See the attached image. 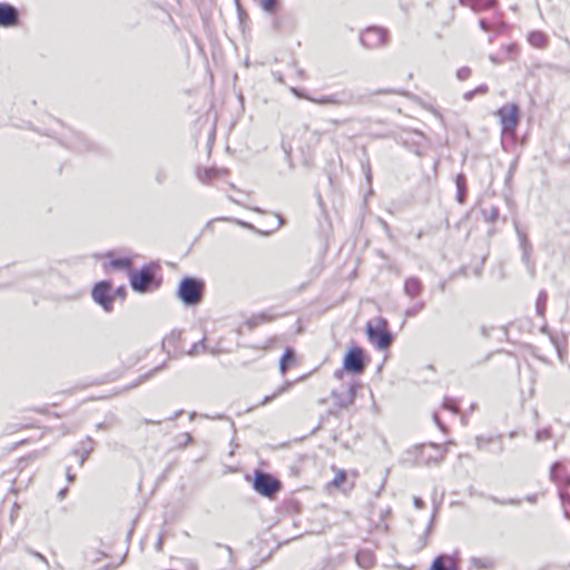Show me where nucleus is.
<instances>
[{"label": "nucleus", "instance_id": "nucleus-26", "mask_svg": "<svg viewBox=\"0 0 570 570\" xmlns=\"http://www.w3.org/2000/svg\"><path fill=\"white\" fill-rule=\"evenodd\" d=\"M471 564L474 566L476 569H492L494 566V561L489 558H472Z\"/></svg>", "mask_w": 570, "mask_h": 570}, {"label": "nucleus", "instance_id": "nucleus-33", "mask_svg": "<svg viewBox=\"0 0 570 570\" xmlns=\"http://www.w3.org/2000/svg\"><path fill=\"white\" fill-rule=\"evenodd\" d=\"M490 499L494 503L503 504V505H507V504L519 505V504H521V500L520 499H504V500H501V499H499L497 497H491Z\"/></svg>", "mask_w": 570, "mask_h": 570}, {"label": "nucleus", "instance_id": "nucleus-36", "mask_svg": "<svg viewBox=\"0 0 570 570\" xmlns=\"http://www.w3.org/2000/svg\"><path fill=\"white\" fill-rule=\"evenodd\" d=\"M471 76V69L469 67H462L456 71L459 80H466Z\"/></svg>", "mask_w": 570, "mask_h": 570}, {"label": "nucleus", "instance_id": "nucleus-55", "mask_svg": "<svg viewBox=\"0 0 570 570\" xmlns=\"http://www.w3.org/2000/svg\"><path fill=\"white\" fill-rule=\"evenodd\" d=\"M184 413L183 410H179L177 412H175V414L170 417V420H176L177 417H179L181 414Z\"/></svg>", "mask_w": 570, "mask_h": 570}, {"label": "nucleus", "instance_id": "nucleus-40", "mask_svg": "<svg viewBox=\"0 0 570 570\" xmlns=\"http://www.w3.org/2000/svg\"><path fill=\"white\" fill-rule=\"evenodd\" d=\"M560 499L563 503V505H570V494L567 491H563L560 489L559 491Z\"/></svg>", "mask_w": 570, "mask_h": 570}, {"label": "nucleus", "instance_id": "nucleus-30", "mask_svg": "<svg viewBox=\"0 0 570 570\" xmlns=\"http://www.w3.org/2000/svg\"><path fill=\"white\" fill-rule=\"evenodd\" d=\"M180 333L179 332H171L168 336H166L163 341V348H166L167 346H175L176 342L179 340Z\"/></svg>", "mask_w": 570, "mask_h": 570}, {"label": "nucleus", "instance_id": "nucleus-59", "mask_svg": "<svg viewBox=\"0 0 570 570\" xmlns=\"http://www.w3.org/2000/svg\"><path fill=\"white\" fill-rule=\"evenodd\" d=\"M273 27L276 30L279 29V23H278V21L276 19H273Z\"/></svg>", "mask_w": 570, "mask_h": 570}, {"label": "nucleus", "instance_id": "nucleus-13", "mask_svg": "<svg viewBox=\"0 0 570 570\" xmlns=\"http://www.w3.org/2000/svg\"><path fill=\"white\" fill-rule=\"evenodd\" d=\"M430 570H459V568L454 557L440 554L432 562Z\"/></svg>", "mask_w": 570, "mask_h": 570}, {"label": "nucleus", "instance_id": "nucleus-5", "mask_svg": "<svg viewBox=\"0 0 570 570\" xmlns=\"http://www.w3.org/2000/svg\"><path fill=\"white\" fill-rule=\"evenodd\" d=\"M366 334L368 340L381 351L392 345L393 335L387 330V321L384 318H379L375 325L368 322L366 325Z\"/></svg>", "mask_w": 570, "mask_h": 570}, {"label": "nucleus", "instance_id": "nucleus-12", "mask_svg": "<svg viewBox=\"0 0 570 570\" xmlns=\"http://www.w3.org/2000/svg\"><path fill=\"white\" fill-rule=\"evenodd\" d=\"M550 476L551 480L554 483H557L559 488L570 485V474L567 468L561 462H556L552 464L550 470Z\"/></svg>", "mask_w": 570, "mask_h": 570}, {"label": "nucleus", "instance_id": "nucleus-49", "mask_svg": "<svg viewBox=\"0 0 570 570\" xmlns=\"http://www.w3.org/2000/svg\"><path fill=\"white\" fill-rule=\"evenodd\" d=\"M414 505L417 509H422L424 507V501L421 498H414Z\"/></svg>", "mask_w": 570, "mask_h": 570}, {"label": "nucleus", "instance_id": "nucleus-61", "mask_svg": "<svg viewBox=\"0 0 570 570\" xmlns=\"http://www.w3.org/2000/svg\"><path fill=\"white\" fill-rule=\"evenodd\" d=\"M393 92L392 90H379L376 94H390Z\"/></svg>", "mask_w": 570, "mask_h": 570}, {"label": "nucleus", "instance_id": "nucleus-11", "mask_svg": "<svg viewBox=\"0 0 570 570\" xmlns=\"http://www.w3.org/2000/svg\"><path fill=\"white\" fill-rule=\"evenodd\" d=\"M19 21V11L9 3H0V26L12 27Z\"/></svg>", "mask_w": 570, "mask_h": 570}, {"label": "nucleus", "instance_id": "nucleus-24", "mask_svg": "<svg viewBox=\"0 0 570 570\" xmlns=\"http://www.w3.org/2000/svg\"><path fill=\"white\" fill-rule=\"evenodd\" d=\"M284 224V218L282 215L277 214L271 217V223L265 224L267 229L263 232L264 234H269L273 230L278 229Z\"/></svg>", "mask_w": 570, "mask_h": 570}, {"label": "nucleus", "instance_id": "nucleus-53", "mask_svg": "<svg viewBox=\"0 0 570 570\" xmlns=\"http://www.w3.org/2000/svg\"><path fill=\"white\" fill-rule=\"evenodd\" d=\"M67 479H68L69 482H73V480H75V474L70 473V469L69 468L67 469Z\"/></svg>", "mask_w": 570, "mask_h": 570}, {"label": "nucleus", "instance_id": "nucleus-6", "mask_svg": "<svg viewBox=\"0 0 570 570\" xmlns=\"http://www.w3.org/2000/svg\"><path fill=\"white\" fill-rule=\"evenodd\" d=\"M343 365L348 373L362 374L367 365L363 348L358 346L351 347L344 356Z\"/></svg>", "mask_w": 570, "mask_h": 570}, {"label": "nucleus", "instance_id": "nucleus-8", "mask_svg": "<svg viewBox=\"0 0 570 570\" xmlns=\"http://www.w3.org/2000/svg\"><path fill=\"white\" fill-rule=\"evenodd\" d=\"M110 292L111 283L108 281L97 283L91 292L94 301L106 312H111L114 307V295Z\"/></svg>", "mask_w": 570, "mask_h": 570}, {"label": "nucleus", "instance_id": "nucleus-2", "mask_svg": "<svg viewBox=\"0 0 570 570\" xmlns=\"http://www.w3.org/2000/svg\"><path fill=\"white\" fill-rule=\"evenodd\" d=\"M205 291L203 281L195 277H184L178 286L177 296L186 306H194L202 302Z\"/></svg>", "mask_w": 570, "mask_h": 570}, {"label": "nucleus", "instance_id": "nucleus-38", "mask_svg": "<svg viewBox=\"0 0 570 570\" xmlns=\"http://www.w3.org/2000/svg\"><path fill=\"white\" fill-rule=\"evenodd\" d=\"M314 101L320 104V105L338 104V100L335 99L334 96H324V97H322L320 99H315Z\"/></svg>", "mask_w": 570, "mask_h": 570}, {"label": "nucleus", "instance_id": "nucleus-34", "mask_svg": "<svg viewBox=\"0 0 570 570\" xmlns=\"http://www.w3.org/2000/svg\"><path fill=\"white\" fill-rule=\"evenodd\" d=\"M293 511L298 513L301 511V503L295 499H287V514Z\"/></svg>", "mask_w": 570, "mask_h": 570}, {"label": "nucleus", "instance_id": "nucleus-21", "mask_svg": "<svg viewBox=\"0 0 570 570\" xmlns=\"http://www.w3.org/2000/svg\"><path fill=\"white\" fill-rule=\"evenodd\" d=\"M356 561H357L358 566H361L362 568L368 569L373 566L374 558H373L372 553H370L367 551H360L356 554Z\"/></svg>", "mask_w": 570, "mask_h": 570}, {"label": "nucleus", "instance_id": "nucleus-51", "mask_svg": "<svg viewBox=\"0 0 570 570\" xmlns=\"http://www.w3.org/2000/svg\"><path fill=\"white\" fill-rule=\"evenodd\" d=\"M273 76L275 77V79H276L278 82H283V81H284L282 72L273 71Z\"/></svg>", "mask_w": 570, "mask_h": 570}, {"label": "nucleus", "instance_id": "nucleus-20", "mask_svg": "<svg viewBox=\"0 0 570 570\" xmlns=\"http://www.w3.org/2000/svg\"><path fill=\"white\" fill-rule=\"evenodd\" d=\"M529 42L535 48H544L547 46V36L541 31H532L528 37Z\"/></svg>", "mask_w": 570, "mask_h": 570}, {"label": "nucleus", "instance_id": "nucleus-14", "mask_svg": "<svg viewBox=\"0 0 570 570\" xmlns=\"http://www.w3.org/2000/svg\"><path fill=\"white\" fill-rule=\"evenodd\" d=\"M312 465H314L312 458L307 455H298L297 461L289 466L291 474L293 476L304 475Z\"/></svg>", "mask_w": 570, "mask_h": 570}, {"label": "nucleus", "instance_id": "nucleus-19", "mask_svg": "<svg viewBox=\"0 0 570 570\" xmlns=\"http://www.w3.org/2000/svg\"><path fill=\"white\" fill-rule=\"evenodd\" d=\"M460 2L463 6L470 7L474 11L491 8L495 4V0H488L485 3L483 0H460Z\"/></svg>", "mask_w": 570, "mask_h": 570}, {"label": "nucleus", "instance_id": "nucleus-41", "mask_svg": "<svg viewBox=\"0 0 570 570\" xmlns=\"http://www.w3.org/2000/svg\"><path fill=\"white\" fill-rule=\"evenodd\" d=\"M166 178H167L166 171L163 169L158 170V173L156 175L157 183L163 184L166 180Z\"/></svg>", "mask_w": 570, "mask_h": 570}, {"label": "nucleus", "instance_id": "nucleus-7", "mask_svg": "<svg viewBox=\"0 0 570 570\" xmlns=\"http://www.w3.org/2000/svg\"><path fill=\"white\" fill-rule=\"evenodd\" d=\"M389 31L380 27H368L360 37L361 43L368 49H376L387 42Z\"/></svg>", "mask_w": 570, "mask_h": 570}, {"label": "nucleus", "instance_id": "nucleus-52", "mask_svg": "<svg viewBox=\"0 0 570 570\" xmlns=\"http://www.w3.org/2000/svg\"><path fill=\"white\" fill-rule=\"evenodd\" d=\"M67 492H68V489H67V488L61 489V490L58 492V498H59L60 500L65 499V497L67 495Z\"/></svg>", "mask_w": 570, "mask_h": 570}, {"label": "nucleus", "instance_id": "nucleus-18", "mask_svg": "<svg viewBox=\"0 0 570 570\" xmlns=\"http://www.w3.org/2000/svg\"><path fill=\"white\" fill-rule=\"evenodd\" d=\"M347 482V473L342 470L340 471L336 476L327 483V489H337L342 491H346V488L344 487Z\"/></svg>", "mask_w": 570, "mask_h": 570}, {"label": "nucleus", "instance_id": "nucleus-45", "mask_svg": "<svg viewBox=\"0 0 570 570\" xmlns=\"http://www.w3.org/2000/svg\"><path fill=\"white\" fill-rule=\"evenodd\" d=\"M479 24H480L481 29L484 30V31H490L491 30V24L485 19H481L479 21Z\"/></svg>", "mask_w": 570, "mask_h": 570}, {"label": "nucleus", "instance_id": "nucleus-29", "mask_svg": "<svg viewBox=\"0 0 570 570\" xmlns=\"http://www.w3.org/2000/svg\"><path fill=\"white\" fill-rule=\"evenodd\" d=\"M425 303L423 301L417 302L412 307L407 308L405 312L406 317H414L417 315L422 309H424Z\"/></svg>", "mask_w": 570, "mask_h": 570}, {"label": "nucleus", "instance_id": "nucleus-44", "mask_svg": "<svg viewBox=\"0 0 570 570\" xmlns=\"http://www.w3.org/2000/svg\"><path fill=\"white\" fill-rule=\"evenodd\" d=\"M311 373H312V372H309V373H306V374L302 375L301 377L296 379L294 382H292V381H288V380H287V383H286L287 390H288V389H289L294 383H296V382H299V381H303V380L307 379V377L309 376V374H311Z\"/></svg>", "mask_w": 570, "mask_h": 570}, {"label": "nucleus", "instance_id": "nucleus-47", "mask_svg": "<svg viewBox=\"0 0 570 570\" xmlns=\"http://www.w3.org/2000/svg\"><path fill=\"white\" fill-rule=\"evenodd\" d=\"M279 371L285 375V352L279 357Z\"/></svg>", "mask_w": 570, "mask_h": 570}, {"label": "nucleus", "instance_id": "nucleus-37", "mask_svg": "<svg viewBox=\"0 0 570 570\" xmlns=\"http://www.w3.org/2000/svg\"><path fill=\"white\" fill-rule=\"evenodd\" d=\"M443 407L449 410V411H452V412H458V410H459L456 403L452 399H450V397H445L444 399Z\"/></svg>", "mask_w": 570, "mask_h": 570}, {"label": "nucleus", "instance_id": "nucleus-4", "mask_svg": "<svg viewBox=\"0 0 570 570\" xmlns=\"http://www.w3.org/2000/svg\"><path fill=\"white\" fill-rule=\"evenodd\" d=\"M497 115L500 118L502 135L514 138L521 119L519 106L517 104L504 105L497 111Z\"/></svg>", "mask_w": 570, "mask_h": 570}, {"label": "nucleus", "instance_id": "nucleus-46", "mask_svg": "<svg viewBox=\"0 0 570 570\" xmlns=\"http://www.w3.org/2000/svg\"><path fill=\"white\" fill-rule=\"evenodd\" d=\"M115 296H119L120 298H125V296H126V288L124 286L118 287L115 291L114 297Z\"/></svg>", "mask_w": 570, "mask_h": 570}, {"label": "nucleus", "instance_id": "nucleus-35", "mask_svg": "<svg viewBox=\"0 0 570 570\" xmlns=\"http://www.w3.org/2000/svg\"><path fill=\"white\" fill-rule=\"evenodd\" d=\"M551 438V430L550 429H543L537 432L535 440L541 442L546 441Z\"/></svg>", "mask_w": 570, "mask_h": 570}, {"label": "nucleus", "instance_id": "nucleus-57", "mask_svg": "<svg viewBox=\"0 0 570 570\" xmlns=\"http://www.w3.org/2000/svg\"><path fill=\"white\" fill-rule=\"evenodd\" d=\"M343 371H345V370H344V368H343V370H337V371L335 372V377L341 379V377H342V375H343Z\"/></svg>", "mask_w": 570, "mask_h": 570}, {"label": "nucleus", "instance_id": "nucleus-25", "mask_svg": "<svg viewBox=\"0 0 570 570\" xmlns=\"http://www.w3.org/2000/svg\"><path fill=\"white\" fill-rule=\"evenodd\" d=\"M118 424V419L115 414H108L105 420L97 424L98 430H109Z\"/></svg>", "mask_w": 570, "mask_h": 570}, {"label": "nucleus", "instance_id": "nucleus-1", "mask_svg": "<svg viewBox=\"0 0 570 570\" xmlns=\"http://www.w3.org/2000/svg\"><path fill=\"white\" fill-rule=\"evenodd\" d=\"M246 480L252 483L253 489L261 495L274 499L282 490L283 483L268 472L256 469L254 475L246 474Z\"/></svg>", "mask_w": 570, "mask_h": 570}, {"label": "nucleus", "instance_id": "nucleus-43", "mask_svg": "<svg viewBox=\"0 0 570 570\" xmlns=\"http://www.w3.org/2000/svg\"><path fill=\"white\" fill-rule=\"evenodd\" d=\"M30 553L32 556H35L37 559L41 560L48 568L50 567L49 562H48V560H47V558L45 556H42L41 553L36 552V551H30Z\"/></svg>", "mask_w": 570, "mask_h": 570}, {"label": "nucleus", "instance_id": "nucleus-31", "mask_svg": "<svg viewBox=\"0 0 570 570\" xmlns=\"http://www.w3.org/2000/svg\"><path fill=\"white\" fill-rule=\"evenodd\" d=\"M298 364L294 348L287 346V370Z\"/></svg>", "mask_w": 570, "mask_h": 570}, {"label": "nucleus", "instance_id": "nucleus-50", "mask_svg": "<svg viewBox=\"0 0 570 570\" xmlns=\"http://www.w3.org/2000/svg\"><path fill=\"white\" fill-rule=\"evenodd\" d=\"M181 436L184 438V441H185L184 445H186L193 441V436L189 433H184Z\"/></svg>", "mask_w": 570, "mask_h": 570}, {"label": "nucleus", "instance_id": "nucleus-17", "mask_svg": "<svg viewBox=\"0 0 570 570\" xmlns=\"http://www.w3.org/2000/svg\"><path fill=\"white\" fill-rule=\"evenodd\" d=\"M268 16L275 17L281 9V0H254Z\"/></svg>", "mask_w": 570, "mask_h": 570}, {"label": "nucleus", "instance_id": "nucleus-64", "mask_svg": "<svg viewBox=\"0 0 570 570\" xmlns=\"http://www.w3.org/2000/svg\"><path fill=\"white\" fill-rule=\"evenodd\" d=\"M195 416H196L195 412L190 413V415H189L190 420H194Z\"/></svg>", "mask_w": 570, "mask_h": 570}, {"label": "nucleus", "instance_id": "nucleus-48", "mask_svg": "<svg viewBox=\"0 0 570 570\" xmlns=\"http://www.w3.org/2000/svg\"><path fill=\"white\" fill-rule=\"evenodd\" d=\"M475 96V92L474 90H470V91H466L463 96V98L466 100V101H470L474 98Z\"/></svg>", "mask_w": 570, "mask_h": 570}, {"label": "nucleus", "instance_id": "nucleus-9", "mask_svg": "<svg viewBox=\"0 0 570 570\" xmlns=\"http://www.w3.org/2000/svg\"><path fill=\"white\" fill-rule=\"evenodd\" d=\"M514 225H515V230H517V234H518V237H519L520 247L522 249V261L528 266L530 273L532 275H534L535 266H534V263L531 259L532 244L528 239L527 234L523 230L520 229V227H519L517 222H514Z\"/></svg>", "mask_w": 570, "mask_h": 570}, {"label": "nucleus", "instance_id": "nucleus-54", "mask_svg": "<svg viewBox=\"0 0 570 570\" xmlns=\"http://www.w3.org/2000/svg\"><path fill=\"white\" fill-rule=\"evenodd\" d=\"M257 320H258V317H254V318L249 320V321H248V325H249L250 327H253V326L257 325V323H258V322H257Z\"/></svg>", "mask_w": 570, "mask_h": 570}, {"label": "nucleus", "instance_id": "nucleus-42", "mask_svg": "<svg viewBox=\"0 0 570 570\" xmlns=\"http://www.w3.org/2000/svg\"><path fill=\"white\" fill-rule=\"evenodd\" d=\"M489 91V87L487 85H480L474 89L475 95H485Z\"/></svg>", "mask_w": 570, "mask_h": 570}, {"label": "nucleus", "instance_id": "nucleus-23", "mask_svg": "<svg viewBox=\"0 0 570 570\" xmlns=\"http://www.w3.org/2000/svg\"><path fill=\"white\" fill-rule=\"evenodd\" d=\"M548 294L544 289H542L537 298L535 309L537 314L541 317H544L546 308H547Z\"/></svg>", "mask_w": 570, "mask_h": 570}, {"label": "nucleus", "instance_id": "nucleus-56", "mask_svg": "<svg viewBox=\"0 0 570 570\" xmlns=\"http://www.w3.org/2000/svg\"><path fill=\"white\" fill-rule=\"evenodd\" d=\"M291 91H292L293 94H295L296 96H298V97H304L297 88L292 87V88H291Z\"/></svg>", "mask_w": 570, "mask_h": 570}, {"label": "nucleus", "instance_id": "nucleus-60", "mask_svg": "<svg viewBox=\"0 0 570 570\" xmlns=\"http://www.w3.org/2000/svg\"><path fill=\"white\" fill-rule=\"evenodd\" d=\"M434 420H435V422L438 423V425H439L441 429H443V425H442V424H441V422L439 421V417H438V415H436V414L434 415Z\"/></svg>", "mask_w": 570, "mask_h": 570}, {"label": "nucleus", "instance_id": "nucleus-32", "mask_svg": "<svg viewBox=\"0 0 570 570\" xmlns=\"http://www.w3.org/2000/svg\"><path fill=\"white\" fill-rule=\"evenodd\" d=\"M206 351V345H205V340H200L198 342H196L191 348L189 350L188 354L189 355H197L202 352H205Z\"/></svg>", "mask_w": 570, "mask_h": 570}, {"label": "nucleus", "instance_id": "nucleus-27", "mask_svg": "<svg viewBox=\"0 0 570 570\" xmlns=\"http://www.w3.org/2000/svg\"><path fill=\"white\" fill-rule=\"evenodd\" d=\"M94 444H95L94 440L89 436L82 443V455H81V460H80L81 465L88 459L89 454L94 451Z\"/></svg>", "mask_w": 570, "mask_h": 570}, {"label": "nucleus", "instance_id": "nucleus-62", "mask_svg": "<svg viewBox=\"0 0 570 570\" xmlns=\"http://www.w3.org/2000/svg\"><path fill=\"white\" fill-rule=\"evenodd\" d=\"M528 501H530V502H534V501H535V495L528 497Z\"/></svg>", "mask_w": 570, "mask_h": 570}, {"label": "nucleus", "instance_id": "nucleus-15", "mask_svg": "<svg viewBox=\"0 0 570 570\" xmlns=\"http://www.w3.org/2000/svg\"><path fill=\"white\" fill-rule=\"evenodd\" d=\"M423 285L417 277H410L404 283V292L410 297H416L421 294Z\"/></svg>", "mask_w": 570, "mask_h": 570}, {"label": "nucleus", "instance_id": "nucleus-63", "mask_svg": "<svg viewBox=\"0 0 570 570\" xmlns=\"http://www.w3.org/2000/svg\"><path fill=\"white\" fill-rule=\"evenodd\" d=\"M564 515L570 519V513L567 508L564 509Z\"/></svg>", "mask_w": 570, "mask_h": 570}, {"label": "nucleus", "instance_id": "nucleus-28", "mask_svg": "<svg viewBox=\"0 0 570 570\" xmlns=\"http://www.w3.org/2000/svg\"><path fill=\"white\" fill-rule=\"evenodd\" d=\"M110 265L116 269H127L131 266L129 258H115L110 262Z\"/></svg>", "mask_w": 570, "mask_h": 570}, {"label": "nucleus", "instance_id": "nucleus-22", "mask_svg": "<svg viewBox=\"0 0 570 570\" xmlns=\"http://www.w3.org/2000/svg\"><path fill=\"white\" fill-rule=\"evenodd\" d=\"M481 213L487 223H495L499 219V208L497 206L483 207Z\"/></svg>", "mask_w": 570, "mask_h": 570}, {"label": "nucleus", "instance_id": "nucleus-16", "mask_svg": "<svg viewBox=\"0 0 570 570\" xmlns=\"http://www.w3.org/2000/svg\"><path fill=\"white\" fill-rule=\"evenodd\" d=\"M455 185H456V200L460 204H463L466 199V193H468L466 177L464 174L456 175Z\"/></svg>", "mask_w": 570, "mask_h": 570}, {"label": "nucleus", "instance_id": "nucleus-10", "mask_svg": "<svg viewBox=\"0 0 570 570\" xmlns=\"http://www.w3.org/2000/svg\"><path fill=\"white\" fill-rule=\"evenodd\" d=\"M357 386V384H351L343 392L333 391L332 397L334 399L336 406L340 409H347L350 405H352L356 396Z\"/></svg>", "mask_w": 570, "mask_h": 570}, {"label": "nucleus", "instance_id": "nucleus-3", "mask_svg": "<svg viewBox=\"0 0 570 570\" xmlns=\"http://www.w3.org/2000/svg\"><path fill=\"white\" fill-rule=\"evenodd\" d=\"M129 276L132 289L138 293L156 289L160 285V281L155 277V269L151 265H145L139 271H131Z\"/></svg>", "mask_w": 570, "mask_h": 570}, {"label": "nucleus", "instance_id": "nucleus-58", "mask_svg": "<svg viewBox=\"0 0 570 570\" xmlns=\"http://www.w3.org/2000/svg\"><path fill=\"white\" fill-rule=\"evenodd\" d=\"M432 525H433V519L431 520V522L425 531V535H428L430 533V531L432 530Z\"/></svg>", "mask_w": 570, "mask_h": 570}, {"label": "nucleus", "instance_id": "nucleus-39", "mask_svg": "<svg viewBox=\"0 0 570 570\" xmlns=\"http://www.w3.org/2000/svg\"><path fill=\"white\" fill-rule=\"evenodd\" d=\"M283 391H285V385L283 384L282 386L278 387L277 392L274 393L273 395H267L264 397V400L259 403L261 405H264V404H267L268 402H271L273 399H275L277 395L282 394Z\"/></svg>", "mask_w": 570, "mask_h": 570}]
</instances>
